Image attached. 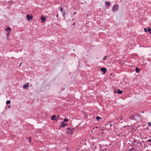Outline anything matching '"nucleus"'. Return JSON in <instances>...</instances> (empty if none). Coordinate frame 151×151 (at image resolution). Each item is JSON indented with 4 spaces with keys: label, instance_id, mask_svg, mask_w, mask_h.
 Instances as JSON below:
<instances>
[{
    "label": "nucleus",
    "instance_id": "58836bf2",
    "mask_svg": "<svg viewBox=\"0 0 151 151\" xmlns=\"http://www.w3.org/2000/svg\"><path fill=\"white\" fill-rule=\"evenodd\" d=\"M21 63H20V65H19V67H20V66L21 65Z\"/></svg>",
    "mask_w": 151,
    "mask_h": 151
},
{
    "label": "nucleus",
    "instance_id": "c03bdc74",
    "mask_svg": "<svg viewBox=\"0 0 151 151\" xmlns=\"http://www.w3.org/2000/svg\"><path fill=\"white\" fill-rule=\"evenodd\" d=\"M144 113V111H142V113Z\"/></svg>",
    "mask_w": 151,
    "mask_h": 151
},
{
    "label": "nucleus",
    "instance_id": "f8f14e48",
    "mask_svg": "<svg viewBox=\"0 0 151 151\" xmlns=\"http://www.w3.org/2000/svg\"><path fill=\"white\" fill-rule=\"evenodd\" d=\"M140 70L139 68H138L137 67H136V72L137 73H138L139 72V71Z\"/></svg>",
    "mask_w": 151,
    "mask_h": 151
},
{
    "label": "nucleus",
    "instance_id": "a18cd8bd",
    "mask_svg": "<svg viewBox=\"0 0 151 151\" xmlns=\"http://www.w3.org/2000/svg\"><path fill=\"white\" fill-rule=\"evenodd\" d=\"M76 12H75L74 13V14H76Z\"/></svg>",
    "mask_w": 151,
    "mask_h": 151
},
{
    "label": "nucleus",
    "instance_id": "72a5a7b5",
    "mask_svg": "<svg viewBox=\"0 0 151 151\" xmlns=\"http://www.w3.org/2000/svg\"><path fill=\"white\" fill-rule=\"evenodd\" d=\"M133 114H134V115L135 114V115H136L137 116V115H138V114L137 113H134Z\"/></svg>",
    "mask_w": 151,
    "mask_h": 151
},
{
    "label": "nucleus",
    "instance_id": "a878e982",
    "mask_svg": "<svg viewBox=\"0 0 151 151\" xmlns=\"http://www.w3.org/2000/svg\"><path fill=\"white\" fill-rule=\"evenodd\" d=\"M63 10V9L62 7H61L60 8V10L61 12H62Z\"/></svg>",
    "mask_w": 151,
    "mask_h": 151
},
{
    "label": "nucleus",
    "instance_id": "ddd939ff",
    "mask_svg": "<svg viewBox=\"0 0 151 151\" xmlns=\"http://www.w3.org/2000/svg\"><path fill=\"white\" fill-rule=\"evenodd\" d=\"M56 116L55 115L52 116L51 117V119L52 120H54V119L55 120Z\"/></svg>",
    "mask_w": 151,
    "mask_h": 151
},
{
    "label": "nucleus",
    "instance_id": "4c0bfd02",
    "mask_svg": "<svg viewBox=\"0 0 151 151\" xmlns=\"http://www.w3.org/2000/svg\"><path fill=\"white\" fill-rule=\"evenodd\" d=\"M9 32H8V33H7V35H9Z\"/></svg>",
    "mask_w": 151,
    "mask_h": 151
},
{
    "label": "nucleus",
    "instance_id": "7c9ffc66",
    "mask_svg": "<svg viewBox=\"0 0 151 151\" xmlns=\"http://www.w3.org/2000/svg\"><path fill=\"white\" fill-rule=\"evenodd\" d=\"M137 143L139 144V146H140L142 145V144L141 142H139V143L138 142H137Z\"/></svg>",
    "mask_w": 151,
    "mask_h": 151
},
{
    "label": "nucleus",
    "instance_id": "de8ad7c7",
    "mask_svg": "<svg viewBox=\"0 0 151 151\" xmlns=\"http://www.w3.org/2000/svg\"><path fill=\"white\" fill-rule=\"evenodd\" d=\"M101 130H102V131H103V130H104V129H101Z\"/></svg>",
    "mask_w": 151,
    "mask_h": 151
},
{
    "label": "nucleus",
    "instance_id": "f3484780",
    "mask_svg": "<svg viewBox=\"0 0 151 151\" xmlns=\"http://www.w3.org/2000/svg\"><path fill=\"white\" fill-rule=\"evenodd\" d=\"M151 30V29L150 27H148L147 28V32H150Z\"/></svg>",
    "mask_w": 151,
    "mask_h": 151
},
{
    "label": "nucleus",
    "instance_id": "aec40b11",
    "mask_svg": "<svg viewBox=\"0 0 151 151\" xmlns=\"http://www.w3.org/2000/svg\"><path fill=\"white\" fill-rule=\"evenodd\" d=\"M59 116H57V117L56 118H55V121H57L58 120V119H59Z\"/></svg>",
    "mask_w": 151,
    "mask_h": 151
},
{
    "label": "nucleus",
    "instance_id": "412c9836",
    "mask_svg": "<svg viewBox=\"0 0 151 151\" xmlns=\"http://www.w3.org/2000/svg\"><path fill=\"white\" fill-rule=\"evenodd\" d=\"M63 121L65 122H67L68 121V119H67V118H65V119H64Z\"/></svg>",
    "mask_w": 151,
    "mask_h": 151
},
{
    "label": "nucleus",
    "instance_id": "ea45409f",
    "mask_svg": "<svg viewBox=\"0 0 151 151\" xmlns=\"http://www.w3.org/2000/svg\"><path fill=\"white\" fill-rule=\"evenodd\" d=\"M10 107H11V106H10V105H9V106H8V108H10Z\"/></svg>",
    "mask_w": 151,
    "mask_h": 151
},
{
    "label": "nucleus",
    "instance_id": "79ce46f5",
    "mask_svg": "<svg viewBox=\"0 0 151 151\" xmlns=\"http://www.w3.org/2000/svg\"><path fill=\"white\" fill-rule=\"evenodd\" d=\"M75 23H74L73 24H72V25H75Z\"/></svg>",
    "mask_w": 151,
    "mask_h": 151
},
{
    "label": "nucleus",
    "instance_id": "49530a36",
    "mask_svg": "<svg viewBox=\"0 0 151 151\" xmlns=\"http://www.w3.org/2000/svg\"><path fill=\"white\" fill-rule=\"evenodd\" d=\"M100 151H103V150H100Z\"/></svg>",
    "mask_w": 151,
    "mask_h": 151
},
{
    "label": "nucleus",
    "instance_id": "7ed1b4c3",
    "mask_svg": "<svg viewBox=\"0 0 151 151\" xmlns=\"http://www.w3.org/2000/svg\"><path fill=\"white\" fill-rule=\"evenodd\" d=\"M103 133L104 134V133L102 132H101V134H100L99 135H98V137L100 141H102L104 140L103 135L102 134Z\"/></svg>",
    "mask_w": 151,
    "mask_h": 151
},
{
    "label": "nucleus",
    "instance_id": "1a4fd4ad",
    "mask_svg": "<svg viewBox=\"0 0 151 151\" xmlns=\"http://www.w3.org/2000/svg\"><path fill=\"white\" fill-rule=\"evenodd\" d=\"M129 118L131 120H135V119L134 118V116L133 114L130 115L129 116Z\"/></svg>",
    "mask_w": 151,
    "mask_h": 151
},
{
    "label": "nucleus",
    "instance_id": "c9c22d12",
    "mask_svg": "<svg viewBox=\"0 0 151 151\" xmlns=\"http://www.w3.org/2000/svg\"><path fill=\"white\" fill-rule=\"evenodd\" d=\"M136 142V141L135 140H134L133 141H132V143H133V142Z\"/></svg>",
    "mask_w": 151,
    "mask_h": 151
},
{
    "label": "nucleus",
    "instance_id": "f257e3e1",
    "mask_svg": "<svg viewBox=\"0 0 151 151\" xmlns=\"http://www.w3.org/2000/svg\"><path fill=\"white\" fill-rule=\"evenodd\" d=\"M112 126L110 122H109L108 124H106L105 125V128H106V129H111V127Z\"/></svg>",
    "mask_w": 151,
    "mask_h": 151
},
{
    "label": "nucleus",
    "instance_id": "5701e85b",
    "mask_svg": "<svg viewBox=\"0 0 151 151\" xmlns=\"http://www.w3.org/2000/svg\"><path fill=\"white\" fill-rule=\"evenodd\" d=\"M147 125L149 126H151V123L150 122L148 123Z\"/></svg>",
    "mask_w": 151,
    "mask_h": 151
},
{
    "label": "nucleus",
    "instance_id": "a19ab883",
    "mask_svg": "<svg viewBox=\"0 0 151 151\" xmlns=\"http://www.w3.org/2000/svg\"><path fill=\"white\" fill-rule=\"evenodd\" d=\"M106 150H107L106 149H104V151H106Z\"/></svg>",
    "mask_w": 151,
    "mask_h": 151
},
{
    "label": "nucleus",
    "instance_id": "39448f33",
    "mask_svg": "<svg viewBox=\"0 0 151 151\" xmlns=\"http://www.w3.org/2000/svg\"><path fill=\"white\" fill-rule=\"evenodd\" d=\"M73 131V129L70 128L68 127L67 129V132L69 134H71Z\"/></svg>",
    "mask_w": 151,
    "mask_h": 151
},
{
    "label": "nucleus",
    "instance_id": "cd10ccee",
    "mask_svg": "<svg viewBox=\"0 0 151 151\" xmlns=\"http://www.w3.org/2000/svg\"><path fill=\"white\" fill-rule=\"evenodd\" d=\"M106 71H107L106 69L105 68H104V74L106 73Z\"/></svg>",
    "mask_w": 151,
    "mask_h": 151
},
{
    "label": "nucleus",
    "instance_id": "393cba45",
    "mask_svg": "<svg viewBox=\"0 0 151 151\" xmlns=\"http://www.w3.org/2000/svg\"><path fill=\"white\" fill-rule=\"evenodd\" d=\"M137 116L139 117H141L142 116L140 114H138L137 115Z\"/></svg>",
    "mask_w": 151,
    "mask_h": 151
},
{
    "label": "nucleus",
    "instance_id": "6e6552de",
    "mask_svg": "<svg viewBox=\"0 0 151 151\" xmlns=\"http://www.w3.org/2000/svg\"><path fill=\"white\" fill-rule=\"evenodd\" d=\"M29 86V83H28L27 84H24L23 87L25 89H26Z\"/></svg>",
    "mask_w": 151,
    "mask_h": 151
},
{
    "label": "nucleus",
    "instance_id": "9d476101",
    "mask_svg": "<svg viewBox=\"0 0 151 151\" xmlns=\"http://www.w3.org/2000/svg\"><path fill=\"white\" fill-rule=\"evenodd\" d=\"M6 31L7 32H10L11 31V28L9 27H7L6 29Z\"/></svg>",
    "mask_w": 151,
    "mask_h": 151
},
{
    "label": "nucleus",
    "instance_id": "09e8293b",
    "mask_svg": "<svg viewBox=\"0 0 151 151\" xmlns=\"http://www.w3.org/2000/svg\"><path fill=\"white\" fill-rule=\"evenodd\" d=\"M103 60H104V58L103 59Z\"/></svg>",
    "mask_w": 151,
    "mask_h": 151
},
{
    "label": "nucleus",
    "instance_id": "f704fd0d",
    "mask_svg": "<svg viewBox=\"0 0 151 151\" xmlns=\"http://www.w3.org/2000/svg\"><path fill=\"white\" fill-rule=\"evenodd\" d=\"M119 119H120L121 120H122V116H121V117L120 118H119Z\"/></svg>",
    "mask_w": 151,
    "mask_h": 151
},
{
    "label": "nucleus",
    "instance_id": "f03ea898",
    "mask_svg": "<svg viewBox=\"0 0 151 151\" xmlns=\"http://www.w3.org/2000/svg\"><path fill=\"white\" fill-rule=\"evenodd\" d=\"M118 8V4H115L112 8V11L116 12V11Z\"/></svg>",
    "mask_w": 151,
    "mask_h": 151
},
{
    "label": "nucleus",
    "instance_id": "4be33fe9",
    "mask_svg": "<svg viewBox=\"0 0 151 151\" xmlns=\"http://www.w3.org/2000/svg\"><path fill=\"white\" fill-rule=\"evenodd\" d=\"M147 28H145L144 29V31L145 32H147Z\"/></svg>",
    "mask_w": 151,
    "mask_h": 151
},
{
    "label": "nucleus",
    "instance_id": "b1692460",
    "mask_svg": "<svg viewBox=\"0 0 151 151\" xmlns=\"http://www.w3.org/2000/svg\"><path fill=\"white\" fill-rule=\"evenodd\" d=\"M31 138L30 137H29V142H31Z\"/></svg>",
    "mask_w": 151,
    "mask_h": 151
},
{
    "label": "nucleus",
    "instance_id": "c756f323",
    "mask_svg": "<svg viewBox=\"0 0 151 151\" xmlns=\"http://www.w3.org/2000/svg\"><path fill=\"white\" fill-rule=\"evenodd\" d=\"M147 141L150 142H151V139H148V140H147Z\"/></svg>",
    "mask_w": 151,
    "mask_h": 151
},
{
    "label": "nucleus",
    "instance_id": "4468645a",
    "mask_svg": "<svg viewBox=\"0 0 151 151\" xmlns=\"http://www.w3.org/2000/svg\"><path fill=\"white\" fill-rule=\"evenodd\" d=\"M117 91H118V94H121L122 93V92H123L122 91H121V90H120L119 89L117 90Z\"/></svg>",
    "mask_w": 151,
    "mask_h": 151
},
{
    "label": "nucleus",
    "instance_id": "8fccbe9b",
    "mask_svg": "<svg viewBox=\"0 0 151 151\" xmlns=\"http://www.w3.org/2000/svg\"><path fill=\"white\" fill-rule=\"evenodd\" d=\"M150 144L151 145V143Z\"/></svg>",
    "mask_w": 151,
    "mask_h": 151
},
{
    "label": "nucleus",
    "instance_id": "9b49d317",
    "mask_svg": "<svg viewBox=\"0 0 151 151\" xmlns=\"http://www.w3.org/2000/svg\"><path fill=\"white\" fill-rule=\"evenodd\" d=\"M106 5L107 6H109L111 4V3L109 2L106 1L105 2Z\"/></svg>",
    "mask_w": 151,
    "mask_h": 151
},
{
    "label": "nucleus",
    "instance_id": "0eeeda50",
    "mask_svg": "<svg viewBox=\"0 0 151 151\" xmlns=\"http://www.w3.org/2000/svg\"><path fill=\"white\" fill-rule=\"evenodd\" d=\"M41 19L42 20V22H45L46 20V18L44 17L43 15H42L41 17Z\"/></svg>",
    "mask_w": 151,
    "mask_h": 151
},
{
    "label": "nucleus",
    "instance_id": "dca6fc26",
    "mask_svg": "<svg viewBox=\"0 0 151 151\" xmlns=\"http://www.w3.org/2000/svg\"><path fill=\"white\" fill-rule=\"evenodd\" d=\"M63 17H64V19H65V16H66L65 12H64V11H63Z\"/></svg>",
    "mask_w": 151,
    "mask_h": 151
},
{
    "label": "nucleus",
    "instance_id": "3c124183",
    "mask_svg": "<svg viewBox=\"0 0 151 151\" xmlns=\"http://www.w3.org/2000/svg\"><path fill=\"white\" fill-rule=\"evenodd\" d=\"M137 151H138V150H137Z\"/></svg>",
    "mask_w": 151,
    "mask_h": 151
},
{
    "label": "nucleus",
    "instance_id": "423d86ee",
    "mask_svg": "<svg viewBox=\"0 0 151 151\" xmlns=\"http://www.w3.org/2000/svg\"><path fill=\"white\" fill-rule=\"evenodd\" d=\"M32 16H30L29 14H27V19H28V21L32 19Z\"/></svg>",
    "mask_w": 151,
    "mask_h": 151
},
{
    "label": "nucleus",
    "instance_id": "a211bd4d",
    "mask_svg": "<svg viewBox=\"0 0 151 151\" xmlns=\"http://www.w3.org/2000/svg\"><path fill=\"white\" fill-rule=\"evenodd\" d=\"M11 103V101L9 100H8L6 101V104H10Z\"/></svg>",
    "mask_w": 151,
    "mask_h": 151
},
{
    "label": "nucleus",
    "instance_id": "37998d69",
    "mask_svg": "<svg viewBox=\"0 0 151 151\" xmlns=\"http://www.w3.org/2000/svg\"><path fill=\"white\" fill-rule=\"evenodd\" d=\"M150 32V34H151V30L150 31V32Z\"/></svg>",
    "mask_w": 151,
    "mask_h": 151
},
{
    "label": "nucleus",
    "instance_id": "bb28decb",
    "mask_svg": "<svg viewBox=\"0 0 151 151\" xmlns=\"http://www.w3.org/2000/svg\"><path fill=\"white\" fill-rule=\"evenodd\" d=\"M131 149L132 150H134V151L136 150L135 149V148L133 147H132Z\"/></svg>",
    "mask_w": 151,
    "mask_h": 151
},
{
    "label": "nucleus",
    "instance_id": "2eb2a0df",
    "mask_svg": "<svg viewBox=\"0 0 151 151\" xmlns=\"http://www.w3.org/2000/svg\"><path fill=\"white\" fill-rule=\"evenodd\" d=\"M96 119L97 121H99L100 119H101V117H99L98 116H97L96 117Z\"/></svg>",
    "mask_w": 151,
    "mask_h": 151
},
{
    "label": "nucleus",
    "instance_id": "2f4dec72",
    "mask_svg": "<svg viewBox=\"0 0 151 151\" xmlns=\"http://www.w3.org/2000/svg\"><path fill=\"white\" fill-rule=\"evenodd\" d=\"M107 56H104V60L106 59L107 58Z\"/></svg>",
    "mask_w": 151,
    "mask_h": 151
},
{
    "label": "nucleus",
    "instance_id": "e433bc0d",
    "mask_svg": "<svg viewBox=\"0 0 151 151\" xmlns=\"http://www.w3.org/2000/svg\"><path fill=\"white\" fill-rule=\"evenodd\" d=\"M58 14H57V15H56V17H57V18H58Z\"/></svg>",
    "mask_w": 151,
    "mask_h": 151
},
{
    "label": "nucleus",
    "instance_id": "c85d7f7f",
    "mask_svg": "<svg viewBox=\"0 0 151 151\" xmlns=\"http://www.w3.org/2000/svg\"><path fill=\"white\" fill-rule=\"evenodd\" d=\"M114 93H118V92L116 90H114Z\"/></svg>",
    "mask_w": 151,
    "mask_h": 151
},
{
    "label": "nucleus",
    "instance_id": "20e7f679",
    "mask_svg": "<svg viewBox=\"0 0 151 151\" xmlns=\"http://www.w3.org/2000/svg\"><path fill=\"white\" fill-rule=\"evenodd\" d=\"M61 124L60 125V128L64 127L65 126H67L68 125V124L67 123H65L64 122H61Z\"/></svg>",
    "mask_w": 151,
    "mask_h": 151
},
{
    "label": "nucleus",
    "instance_id": "473e14b6",
    "mask_svg": "<svg viewBox=\"0 0 151 151\" xmlns=\"http://www.w3.org/2000/svg\"><path fill=\"white\" fill-rule=\"evenodd\" d=\"M129 151H135L134 150H132L130 149L129 150Z\"/></svg>",
    "mask_w": 151,
    "mask_h": 151
},
{
    "label": "nucleus",
    "instance_id": "6ab92c4d",
    "mask_svg": "<svg viewBox=\"0 0 151 151\" xmlns=\"http://www.w3.org/2000/svg\"><path fill=\"white\" fill-rule=\"evenodd\" d=\"M101 70L103 72V73L102 74H104V67L102 68H101Z\"/></svg>",
    "mask_w": 151,
    "mask_h": 151
}]
</instances>
